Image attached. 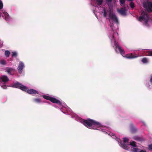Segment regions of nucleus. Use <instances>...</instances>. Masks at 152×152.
I'll return each mask as SVG.
<instances>
[{
    "label": "nucleus",
    "mask_w": 152,
    "mask_h": 152,
    "mask_svg": "<svg viewBox=\"0 0 152 152\" xmlns=\"http://www.w3.org/2000/svg\"><path fill=\"white\" fill-rule=\"evenodd\" d=\"M83 124L87 127L94 129H96L101 126L100 123L91 119L83 120Z\"/></svg>",
    "instance_id": "obj_1"
},
{
    "label": "nucleus",
    "mask_w": 152,
    "mask_h": 152,
    "mask_svg": "<svg viewBox=\"0 0 152 152\" xmlns=\"http://www.w3.org/2000/svg\"><path fill=\"white\" fill-rule=\"evenodd\" d=\"M149 19V17L147 12L143 10H141V15L139 17L138 20L142 22L144 21V24L148 26V23Z\"/></svg>",
    "instance_id": "obj_2"
},
{
    "label": "nucleus",
    "mask_w": 152,
    "mask_h": 152,
    "mask_svg": "<svg viewBox=\"0 0 152 152\" xmlns=\"http://www.w3.org/2000/svg\"><path fill=\"white\" fill-rule=\"evenodd\" d=\"M12 87L17 88H19L21 90L24 91H26L27 93H28V89L27 87H26L25 86L23 85L22 84L19 82H17L14 83L12 85Z\"/></svg>",
    "instance_id": "obj_3"
},
{
    "label": "nucleus",
    "mask_w": 152,
    "mask_h": 152,
    "mask_svg": "<svg viewBox=\"0 0 152 152\" xmlns=\"http://www.w3.org/2000/svg\"><path fill=\"white\" fill-rule=\"evenodd\" d=\"M114 45L115 47V51L116 52H117V48H118L120 54L122 55H124L125 53V52L124 50L123 49H122L121 47L119 46V44L116 42V40L115 39H114Z\"/></svg>",
    "instance_id": "obj_4"
},
{
    "label": "nucleus",
    "mask_w": 152,
    "mask_h": 152,
    "mask_svg": "<svg viewBox=\"0 0 152 152\" xmlns=\"http://www.w3.org/2000/svg\"><path fill=\"white\" fill-rule=\"evenodd\" d=\"M109 17L110 18L114 21L115 23H117L118 22V19L114 14L110 13Z\"/></svg>",
    "instance_id": "obj_5"
},
{
    "label": "nucleus",
    "mask_w": 152,
    "mask_h": 152,
    "mask_svg": "<svg viewBox=\"0 0 152 152\" xmlns=\"http://www.w3.org/2000/svg\"><path fill=\"white\" fill-rule=\"evenodd\" d=\"M144 7L149 12H152V3L149 2L148 4V6L144 5Z\"/></svg>",
    "instance_id": "obj_6"
},
{
    "label": "nucleus",
    "mask_w": 152,
    "mask_h": 152,
    "mask_svg": "<svg viewBox=\"0 0 152 152\" xmlns=\"http://www.w3.org/2000/svg\"><path fill=\"white\" fill-rule=\"evenodd\" d=\"M24 67L23 63L22 62H20L18 67V72L19 73H21L23 68Z\"/></svg>",
    "instance_id": "obj_7"
},
{
    "label": "nucleus",
    "mask_w": 152,
    "mask_h": 152,
    "mask_svg": "<svg viewBox=\"0 0 152 152\" xmlns=\"http://www.w3.org/2000/svg\"><path fill=\"white\" fill-rule=\"evenodd\" d=\"M130 127L131 132L132 133H135L137 131V129L132 123L130 124Z\"/></svg>",
    "instance_id": "obj_8"
},
{
    "label": "nucleus",
    "mask_w": 152,
    "mask_h": 152,
    "mask_svg": "<svg viewBox=\"0 0 152 152\" xmlns=\"http://www.w3.org/2000/svg\"><path fill=\"white\" fill-rule=\"evenodd\" d=\"M50 101L53 103L58 104H61V102L59 100L54 97H51Z\"/></svg>",
    "instance_id": "obj_9"
},
{
    "label": "nucleus",
    "mask_w": 152,
    "mask_h": 152,
    "mask_svg": "<svg viewBox=\"0 0 152 152\" xmlns=\"http://www.w3.org/2000/svg\"><path fill=\"white\" fill-rule=\"evenodd\" d=\"M118 12L121 15H126V7L121 8L120 10H118Z\"/></svg>",
    "instance_id": "obj_10"
},
{
    "label": "nucleus",
    "mask_w": 152,
    "mask_h": 152,
    "mask_svg": "<svg viewBox=\"0 0 152 152\" xmlns=\"http://www.w3.org/2000/svg\"><path fill=\"white\" fill-rule=\"evenodd\" d=\"M133 138L135 140L141 142L144 140V138L142 137H139L137 136H135L133 137Z\"/></svg>",
    "instance_id": "obj_11"
},
{
    "label": "nucleus",
    "mask_w": 152,
    "mask_h": 152,
    "mask_svg": "<svg viewBox=\"0 0 152 152\" xmlns=\"http://www.w3.org/2000/svg\"><path fill=\"white\" fill-rule=\"evenodd\" d=\"M1 79L2 82L4 83L7 82L9 80L8 77L5 75L2 76L1 77Z\"/></svg>",
    "instance_id": "obj_12"
},
{
    "label": "nucleus",
    "mask_w": 152,
    "mask_h": 152,
    "mask_svg": "<svg viewBox=\"0 0 152 152\" xmlns=\"http://www.w3.org/2000/svg\"><path fill=\"white\" fill-rule=\"evenodd\" d=\"M38 94H39V92L33 89H29V94L35 95Z\"/></svg>",
    "instance_id": "obj_13"
},
{
    "label": "nucleus",
    "mask_w": 152,
    "mask_h": 152,
    "mask_svg": "<svg viewBox=\"0 0 152 152\" xmlns=\"http://www.w3.org/2000/svg\"><path fill=\"white\" fill-rule=\"evenodd\" d=\"M126 57L127 58H133L136 57L135 56L132 54H127Z\"/></svg>",
    "instance_id": "obj_14"
},
{
    "label": "nucleus",
    "mask_w": 152,
    "mask_h": 152,
    "mask_svg": "<svg viewBox=\"0 0 152 152\" xmlns=\"http://www.w3.org/2000/svg\"><path fill=\"white\" fill-rule=\"evenodd\" d=\"M121 146L122 148L126 149L128 150L129 148L128 145L126 144L125 143H123L121 144Z\"/></svg>",
    "instance_id": "obj_15"
},
{
    "label": "nucleus",
    "mask_w": 152,
    "mask_h": 152,
    "mask_svg": "<svg viewBox=\"0 0 152 152\" xmlns=\"http://www.w3.org/2000/svg\"><path fill=\"white\" fill-rule=\"evenodd\" d=\"M3 14L5 16V19L6 20H8L9 18V15L8 14L5 12H3Z\"/></svg>",
    "instance_id": "obj_16"
},
{
    "label": "nucleus",
    "mask_w": 152,
    "mask_h": 152,
    "mask_svg": "<svg viewBox=\"0 0 152 152\" xmlns=\"http://www.w3.org/2000/svg\"><path fill=\"white\" fill-rule=\"evenodd\" d=\"M119 2L121 5L123 6H125V0H119Z\"/></svg>",
    "instance_id": "obj_17"
},
{
    "label": "nucleus",
    "mask_w": 152,
    "mask_h": 152,
    "mask_svg": "<svg viewBox=\"0 0 152 152\" xmlns=\"http://www.w3.org/2000/svg\"><path fill=\"white\" fill-rule=\"evenodd\" d=\"M149 87H150L151 88H152V75L150 77V79L149 82L148 83Z\"/></svg>",
    "instance_id": "obj_18"
},
{
    "label": "nucleus",
    "mask_w": 152,
    "mask_h": 152,
    "mask_svg": "<svg viewBox=\"0 0 152 152\" xmlns=\"http://www.w3.org/2000/svg\"><path fill=\"white\" fill-rule=\"evenodd\" d=\"M134 147H132L131 148V150L133 152H138V151L139 150V149L137 148H135Z\"/></svg>",
    "instance_id": "obj_19"
},
{
    "label": "nucleus",
    "mask_w": 152,
    "mask_h": 152,
    "mask_svg": "<svg viewBox=\"0 0 152 152\" xmlns=\"http://www.w3.org/2000/svg\"><path fill=\"white\" fill-rule=\"evenodd\" d=\"M43 97L44 98L50 101L51 97L48 96L44 95L43 96Z\"/></svg>",
    "instance_id": "obj_20"
},
{
    "label": "nucleus",
    "mask_w": 152,
    "mask_h": 152,
    "mask_svg": "<svg viewBox=\"0 0 152 152\" xmlns=\"http://www.w3.org/2000/svg\"><path fill=\"white\" fill-rule=\"evenodd\" d=\"M130 145H132L133 147H136L137 145L136 144V142L134 141H132L130 142Z\"/></svg>",
    "instance_id": "obj_21"
},
{
    "label": "nucleus",
    "mask_w": 152,
    "mask_h": 152,
    "mask_svg": "<svg viewBox=\"0 0 152 152\" xmlns=\"http://www.w3.org/2000/svg\"><path fill=\"white\" fill-rule=\"evenodd\" d=\"M0 64L2 65H5L7 64L6 61L4 59L1 60L0 61Z\"/></svg>",
    "instance_id": "obj_22"
},
{
    "label": "nucleus",
    "mask_w": 152,
    "mask_h": 152,
    "mask_svg": "<svg viewBox=\"0 0 152 152\" xmlns=\"http://www.w3.org/2000/svg\"><path fill=\"white\" fill-rule=\"evenodd\" d=\"M10 54V52L8 50H6L5 52V55L6 57L7 58L9 56Z\"/></svg>",
    "instance_id": "obj_23"
},
{
    "label": "nucleus",
    "mask_w": 152,
    "mask_h": 152,
    "mask_svg": "<svg viewBox=\"0 0 152 152\" xmlns=\"http://www.w3.org/2000/svg\"><path fill=\"white\" fill-rule=\"evenodd\" d=\"M97 4L99 5H101L103 2V0H96Z\"/></svg>",
    "instance_id": "obj_24"
},
{
    "label": "nucleus",
    "mask_w": 152,
    "mask_h": 152,
    "mask_svg": "<svg viewBox=\"0 0 152 152\" xmlns=\"http://www.w3.org/2000/svg\"><path fill=\"white\" fill-rule=\"evenodd\" d=\"M13 70V69L11 68H8L7 69V72L8 73L11 74V72Z\"/></svg>",
    "instance_id": "obj_25"
},
{
    "label": "nucleus",
    "mask_w": 152,
    "mask_h": 152,
    "mask_svg": "<svg viewBox=\"0 0 152 152\" xmlns=\"http://www.w3.org/2000/svg\"><path fill=\"white\" fill-rule=\"evenodd\" d=\"M142 61L143 63H146L148 62L147 58L145 57L143 58H142Z\"/></svg>",
    "instance_id": "obj_26"
},
{
    "label": "nucleus",
    "mask_w": 152,
    "mask_h": 152,
    "mask_svg": "<svg viewBox=\"0 0 152 152\" xmlns=\"http://www.w3.org/2000/svg\"><path fill=\"white\" fill-rule=\"evenodd\" d=\"M130 6L132 9L134 8V3L132 2H131L130 4Z\"/></svg>",
    "instance_id": "obj_27"
},
{
    "label": "nucleus",
    "mask_w": 152,
    "mask_h": 152,
    "mask_svg": "<svg viewBox=\"0 0 152 152\" xmlns=\"http://www.w3.org/2000/svg\"><path fill=\"white\" fill-rule=\"evenodd\" d=\"M124 140V143H125V142H127L129 141V139L126 137L124 138H123Z\"/></svg>",
    "instance_id": "obj_28"
},
{
    "label": "nucleus",
    "mask_w": 152,
    "mask_h": 152,
    "mask_svg": "<svg viewBox=\"0 0 152 152\" xmlns=\"http://www.w3.org/2000/svg\"><path fill=\"white\" fill-rule=\"evenodd\" d=\"M103 10H104L103 16L104 17H106L107 13L106 10L104 8L103 9Z\"/></svg>",
    "instance_id": "obj_29"
},
{
    "label": "nucleus",
    "mask_w": 152,
    "mask_h": 152,
    "mask_svg": "<svg viewBox=\"0 0 152 152\" xmlns=\"http://www.w3.org/2000/svg\"><path fill=\"white\" fill-rule=\"evenodd\" d=\"M12 57H16V56H17V53H16V52H12Z\"/></svg>",
    "instance_id": "obj_30"
},
{
    "label": "nucleus",
    "mask_w": 152,
    "mask_h": 152,
    "mask_svg": "<svg viewBox=\"0 0 152 152\" xmlns=\"http://www.w3.org/2000/svg\"><path fill=\"white\" fill-rule=\"evenodd\" d=\"M3 6L2 1L0 0V9H1L3 8Z\"/></svg>",
    "instance_id": "obj_31"
},
{
    "label": "nucleus",
    "mask_w": 152,
    "mask_h": 152,
    "mask_svg": "<svg viewBox=\"0 0 152 152\" xmlns=\"http://www.w3.org/2000/svg\"><path fill=\"white\" fill-rule=\"evenodd\" d=\"M34 101L37 103H39L40 102V100L39 99H34Z\"/></svg>",
    "instance_id": "obj_32"
},
{
    "label": "nucleus",
    "mask_w": 152,
    "mask_h": 152,
    "mask_svg": "<svg viewBox=\"0 0 152 152\" xmlns=\"http://www.w3.org/2000/svg\"><path fill=\"white\" fill-rule=\"evenodd\" d=\"M148 149L151 150H152V144L149 145L148 146Z\"/></svg>",
    "instance_id": "obj_33"
},
{
    "label": "nucleus",
    "mask_w": 152,
    "mask_h": 152,
    "mask_svg": "<svg viewBox=\"0 0 152 152\" xmlns=\"http://www.w3.org/2000/svg\"><path fill=\"white\" fill-rule=\"evenodd\" d=\"M1 87L2 88L4 89H6L7 88V86L6 85H4L3 86H1Z\"/></svg>",
    "instance_id": "obj_34"
},
{
    "label": "nucleus",
    "mask_w": 152,
    "mask_h": 152,
    "mask_svg": "<svg viewBox=\"0 0 152 152\" xmlns=\"http://www.w3.org/2000/svg\"><path fill=\"white\" fill-rule=\"evenodd\" d=\"M148 55L149 56H152V50L148 52Z\"/></svg>",
    "instance_id": "obj_35"
},
{
    "label": "nucleus",
    "mask_w": 152,
    "mask_h": 152,
    "mask_svg": "<svg viewBox=\"0 0 152 152\" xmlns=\"http://www.w3.org/2000/svg\"><path fill=\"white\" fill-rule=\"evenodd\" d=\"M106 1L108 2L111 3L112 1V0H106Z\"/></svg>",
    "instance_id": "obj_36"
},
{
    "label": "nucleus",
    "mask_w": 152,
    "mask_h": 152,
    "mask_svg": "<svg viewBox=\"0 0 152 152\" xmlns=\"http://www.w3.org/2000/svg\"><path fill=\"white\" fill-rule=\"evenodd\" d=\"M138 152H146V151H145L143 150H141L140 151H138Z\"/></svg>",
    "instance_id": "obj_37"
},
{
    "label": "nucleus",
    "mask_w": 152,
    "mask_h": 152,
    "mask_svg": "<svg viewBox=\"0 0 152 152\" xmlns=\"http://www.w3.org/2000/svg\"><path fill=\"white\" fill-rule=\"evenodd\" d=\"M128 1H132L134 0H127Z\"/></svg>",
    "instance_id": "obj_38"
},
{
    "label": "nucleus",
    "mask_w": 152,
    "mask_h": 152,
    "mask_svg": "<svg viewBox=\"0 0 152 152\" xmlns=\"http://www.w3.org/2000/svg\"><path fill=\"white\" fill-rule=\"evenodd\" d=\"M112 37L113 38H114V36L113 35Z\"/></svg>",
    "instance_id": "obj_39"
}]
</instances>
